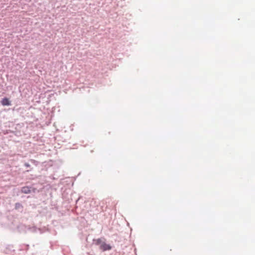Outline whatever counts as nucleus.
<instances>
[{
    "mask_svg": "<svg viewBox=\"0 0 255 255\" xmlns=\"http://www.w3.org/2000/svg\"><path fill=\"white\" fill-rule=\"evenodd\" d=\"M111 249L112 247L110 245L106 244L105 242H103L100 246V249L103 250V251H109L111 250Z\"/></svg>",
    "mask_w": 255,
    "mask_h": 255,
    "instance_id": "nucleus-1",
    "label": "nucleus"
},
{
    "mask_svg": "<svg viewBox=\"0 0 255 255\" xmlns=\"http://www.w3.org/2000/svg\"><path fill=\"white\" fill-rule=\"evenodd\" d=\"M0 103L2 106H10L11 105L10 101L6 97L2 99Z\"/></svg>",
    "mask_w": 255,
    "mask_h": 255,
    "instance_id": "nucleus-2",
    "label": "nucleus"
},
{
    "mask_svg": "<svg viewBox=\"0 0 255 255\" xmlns=\"http://www.w3.org/2000/svg\"><path fill=\"white\" fill-rule=\"evenodd\" d=\"M21 191L24 194H29L31 192L30 188L27 186L23 187L21 188Z\"/></svg>",
    "mask_w": 255,
    "mask_h": 255,
    "instance_id": "nucleus-3",
    "label": "nucleus"
},
{
    "mask_svg": "<svg viewBox=\"0 0 255 255\" xmlns=\"http://www.w3.org/2000/svg\"><path fill=\"white\" fill-rule=\"evenodd\" d=\"M95 243L96 245H101V244L104 242L102 241L101 239H98L97 240H94Z\"/></svg>",
    "mask_w": 255,
    "mask_h": 255,
    "instance_id": "nucleus-4",
    "label": "nucleus"
},
{
    "mask_svg": "<svg viewBox=\"0 0 255 255\" xmlns=\"http://www.w3.org/2000/svg\"><path fill=\"white\" fill-rule=\"evenodd\" d=\"M20 207H21V205L19 203H15V209H18Z\"/></svg>",
    "mask_w": 255,
    "mask_h": 255,
    "instance_id": "nucleus-5",
    "label": "nucleus"
},
{
    "mask_svg": "<svg viewBox=\"0 0 255 255\" xmlns=\"http://www.w3.org/2000/svg\"><path fill=\"white\" fill-rule=\"evenodd\" d=\"M24 165H25V166H26V167H29L30 166V165L29 163H25L24 164Z\"/></svg>",
    "mask_w": 255,
    "mask_h": 255,
    "instance_id": "nucleus-6",
    "label": "nucleus"
}]
</instances>
